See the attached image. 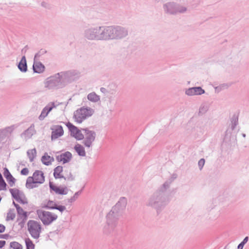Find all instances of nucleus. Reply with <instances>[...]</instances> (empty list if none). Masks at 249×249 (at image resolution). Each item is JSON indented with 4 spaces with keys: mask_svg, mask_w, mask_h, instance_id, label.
<instances>
[{
    "mask_svg": "<svg viewBox=\"0 0 249 249\" xmlns=\"http://www.w3.org/2000/svg\"><path fill=\"white\" fill-rule=\"evenodd\" d=\"M74 72L61 71L47 78L44 82L45 88L54 89L62 88L74 80Z\"/></svg>",
    "mask_w": 249,
    "mask_h": 249,
    "instance_id": "nucleus-1",
    "label": "nucleus"
},
{
    "mask_svg": "<svg viewBox=\"0 0 249 249\" xmlns=\"http://www.w3.org/2000/svg\"><path fill=\"white\" fill-rule=\"evenodd\" d=\"M162 187L153 193L147 202L146 205L156 210L158 213L162 210L169 202L168 197L165 195Z\"/></svg>",
    "mask_w": 249,
    "mask_h": 249,
    "instance_id": "nucleus-2",
    "label": "nucleus"
},
{
    "mask_svg": "<svg viewBox=\"0 0 249 249\" xmlns=\"http://www.w3.org/2000/svg\"><path fill=\"white\" fill-rule=\"evenodd\" d=\"M122 31L120 28H114L112 27H107L103 29L100 27L95 30L93 33L94 36H91L90 39L97 38L98 39H107L109 38H114L116 37H122L123 35L121 34Z\"/></svg>",
    "mask_w": 249,
    "mask_h": 249,
    "instance_id": "nucleus-3",
    "label": "nucleus"
},
{
    "mask_svg": "<svg viewBox=\"0 0 249 249\" xmlns=\"http://www.w3.org/2000/svg\"><path fill=\"white\" fill-rule=\"evenodd\" d=\"M121 214L119 212L113 211L111 209L106 216L107 225L105 227L104 231L105 232L110 233L115 230L118 225V220Z\"/></svg>",
    "mask_w": 249,
    "mask_h": 249,
    "instance_id": "nucleus-4",
    "label": "nucleus"
},
{
    "mask_svg": "<svg viewBox=\"0 0 249 249\" xmlns=\"http://www.w3.org/2000/svg\"><path fill=\"white\" fill-rule=\"evenodd\" d=\"M94 112L93 109L89 107H82L73 113V118L75 122L81 124L87 118L91 116Z\"/></svg>",
    "mask_w": 249,
    "mask_h": 249,
    "instance_id": "nucleus-5",
    "label": "nucleus"
},
{
    "mask_svg": "<svg viewBox=\"0 0 249 249\" xmlns=\"http://www.w3.org/2000/svg\"><path fill=\"white\" fill-rule=\"evenodd\" d=\"M45 181V177L42 171L36 170L34 173L33 177H29L26 180V187L29 189L36 187V183L42 184Z\"/></svg>",
    "mask_w": 249,
    "mask_h": 249,
    "instance_id": "nucleus-6",
    "label": "nucleus"
},
{
    "mask_svg": "<svg viewBox=\"0 0 249 249\" xmlns=\"http://www.w3.org/2000/svg\"><path fill=\"white\" fill-rule=\"evenodd\" d=\"M36 214L38 218L45 226L50 225L53 221L56 220L58 216L57 214L50 212L45 211L42 210H37Z\"/></svg>",
    "mask_w": 249,
    "mask_h": 249,
    "instance_id": "nucleus-7",
    "label": "nucleus"
},
{
    "mask_svg": "<svg viewBox=\"0 0 249 249\" xmlns=\"http://www.w3.org/2000/svg\"><path fill=\"white\" fill-rule=\"evenodd\" d=\"M28 230L31 236L34 239H38L41 232V226L39 222L30 220L27 223Z\"/></svg>",
    "mask_w": 249,
    "mask_h": 249,
    "instance_id": "nucleus-8",
    "label": "nucleus"
},
{
    "mask_svg": "<svg viewBox=\"0 0 249 249\" xmlns=\"http://www.w3.org/2000/svg\"><path fill=\"white\" fill-rule=\"evenodd\" d=\"M84 132V138L82 142L86 147L90 148L92 146L93 142L95 141L96 134L93 130H90L88 128H82Z\"/></svg>",
    "mask_w": 249,
    "mask_h": 249,
    "instance_id": "nucleus-9",
    "label": "nucleus"
},
{
    "mask_svg": "<svg viewBox=\"0 0 249 249\" xmlns=\"http://www.w3.org/2000/svg\"><path fill=\"white\" fill-rule=\"evenodd\" d=\"M66 126L69 128V131L71 132V136L74 137L76 140L80 141L83 140L84 135L81 132V131L76 126H74L70 122H68L66 124Z\"/></svg>",
    "mask_w": 249,
    "mask_h": 249,
    "instance_id": "nucleus-10",
    "label": "nucleus"
},
{
    "mask_svg": "<svg viewBox=\"0 0 249 249\" xmlns=\"http://www.w3.org/2000/svg\"><path fill=\"white\" fill-rule=\"evenodd\" d=\"M16 209L18 213L17 221L18 222V225L22 228L27 219V212H24L20 206H18Z\"/></svg>",
    "mask_w": 249,
    "mask_h": 249,
    "instance_id": "nucleus-11",
    "label": "nucleus"
},
{
    "mask_svg": "<svg viewBox=\"0 0 249 249\" xmlns=\"http://www.w3.org/2000/svg\"><path fill=\"white\" fill-rule=\"evenodd\" d=\"M49 187L51 193H52V191H54L56 194L65 195L68 193V189L67 187H57L53 185V182L51 181L49 182Z\"/></svg>",
    "mask_w": 249,
    "mask_h": 249,
    "instance_id": "nucleus-12",
    "label": "nucleus"
},
{
    "mask_svg": "<svg viewBox=\"0 0 249 249\" xmlns=\"http://www.w3.org/2000/svg\"><path fill=\"white\" fill-rule=\"evenodd\" d=\"M127 200L126 198L122 197L112 209L113 211H116L122 214V211L125 208Z\"/></svg>",
    "mask_w": 249,
    "mask_h": 249,
    "instance_id": "nucleus-13",
    "label": "nucleus"
},
{
    "mask_svg": "<svg viewBox=\"0 0 249 249\" xmlns=\"http://www.w3.org/2000/svg\"><path fill=\"white\" fill-rule=\"evenodd\" d=\"M58 162H62L63 164L69 162L72 159V154L69 151L65 152L55 156Z\"/></svg>",
    "mask_w": 249,
    "mask_h": 249,
    "instance_id": "nucleus-14",
    "label": "nucleus"
},
{
    "mask_svg": "<svg viewBox=\"0 0 249 249\" xmlns=\"http://www.w3.org/2000/svg\"><path fill=\"white\" fill-rule=\"evenodd\" d=\"M55 107L54 103L52 102L51 104H48L42 109L41 114L39 115L38 119L39 120H43L49 114V113Z\"/></svg>",
    "mask_w": 249,
    "mask_h": 249,
    "instance_id": "nucleus-15",
    "label": "nucleus"
},
{
    "mask_svg": "<svg viewBox=\"0 0 249 249\" xmlns=\"http://www.w3.org/2000/svg\"><path fill=\"white\" fill-rule=\"evenodd\" d=\"M64 134L63 127L61 125H57L54 130L52 132V140H54L62 136Z\"/></svg>",
    "mask_w": 249,
    "mask_h": 249,
    "instance_id": "nucleus-16",
    "label": "nucleus"
},
{
    "mask_svg": "<svg viewBox=\"0 0 249 249\" xmlns=\"http://www.w3.org/2000/svg\"><path fill=\"white\" fill-rule=\"evenodd\" d=\"M204 93L205 90L200 87H193L188 89V95H200Z\"/></svg>",
    "mask_w": 249,
    "mask_h": 249,
    "instance_id": "nucleus-17",
    "label": "nucleus"
},
{
    "mask_svg": "<svg viewBox=\"0 0 249 249\" xmlns=\"http://www.w3.org/2000/svg\"><path fill=\"white\" fill-rule=\"evenodd\" d=\"M3 175L7 179L9 185L11 187H13L15 183L16 179L12 176L7 168H4Z\"/></svg>",
    "mask_w": 249,
    "mask_h": 249,
    "instance_id": "nucleus-18",
    "label": "nucleus"
},
{
    "mask_svg": "<svg viewBox=\"0 0 249 249\" xmlns=\"http://www.w3.org/2000/svg\"><path fill=\"white\" fill-rule=\"evenodd\" d=\"M35 133L34 125L32 124L28 129L25 130L22 134L21 136H24L25 138H30Z\"/></svg>",
    "mask_w": 249,
    "mask_h": 249,
    "instance_id": "nucleus-19",
    "label": "nucleus"
},
{
    "mask_svg": "<svg viewBox=\"0 0 249 249\" xmlns=\"http://www.w3.org/2000/svg\"><path fill=\"white\" fill-rule=\"evenodd\" d=\"M33 69L34 72L42 73L45 70V66L43 63H33Z\"/></svg>",
    "mask_w": 249,
    "mask_h": 249,
    "instance_id": "nucleus-20",
    "label": "nucleus"
},
{
    "mask_svg": "<svg viewBox=\"0 0 249 249\" xmlns=\"http://www.w3.org/2000/svg\"><path fill=\"white\" fill-rule=\"evenodd\" d=\"M41 161L44 165H49L54 161V158L49 156L47 153H45L41 158Z\"/></svg>",
    "mask_w": 249,
    "mask_h": 249,
    "instance_id": "nucleus-21",
    "label": "nucleus"
},
{
    "mask_svg": "<svg viewBox=\"0 0 249 249\" xmlns=\"http://www.w3.org/2000/svg\"><path fill=\"white\" fill-rule=\"evenodd\" d=\"M87 99L92 103H97L100 100V97L95 92H92L88 94Z\"/></svg>",
    "mask_w": 249,
    "mask_h": 249,
    "instance_id": "nucleus-22",
    "label": "nucleus"
},
{
    "mask_svg": "<svg viewBox=\"0 0 249 249\" xmlns=\"http://www.w3.org/2000/svg\"><path fill=\"white\" fill-rule=\"evenodd\" d=\"M177 178V175L176 173H174L172 175V176L167 181H166L162 185V188L164 190H166L170 186L171 183Z\"/></svg>",
    "mask_w": 249,
    "mask_h": 249,
    "instance_id": "nucleus-23",
    "label": "nucleus"
},
{
    "mask_svg": "<svg viewBox=\"0 0 249 249\" xmlns=\"http://www.w3.org/2000/svg\"><path fill=\"white\" fill-rule=\"evenodd\" d=\"M74 149L79 156L82 157H85L86 156L85 148L81 144L78 143L75 144Z\"/></svg>",
    "mask_w": 249,
    "mask_h": 249,
    "instance_id": "nucleus-24",
    "label": "nucleus"
},
{
    "mask_svg": "<svg viewBox=\"0 0 249 249\" xmlns=\"http://www.w3.org/2000/svg\"><path fill=\"white\" fill-rule=\"evenodd\" d=\"M9 191L13 198L16 200L19 198L20 196L23 194V192L20 191L18 189H10Z\"/></svg>",
    "mask_w": 249,
    "mask_h": 249,
    "instance_id": "nucleus-25",
    "label": "nucleus"
},
{
    "mask_svg": "<svg viewBox=\"0 0 249 249\" xmlns=\"http://www.w3.org/2000/svg\"><path fill=\"white\" fill-rule=\"evenodd\" d=\"M209 109V106L207 104H202L199 107L198 114L199 116H202L205 114Z\"/></svg>",
    "mask_w": 249,
    "mask_h": 249,
    "instance_id": "nucleus-26",
    "label": "nucleus"
},
{
    "mask_svg": "<svg viewBox=\"0 0 249 249\" xmlns=\"http://www.w3.org/2000/svg\"><path fill=\"white\" fill-rule=\"evenodd\" d=\"M27 156L31 162H32L36 156V148L30 149L27 152Z\"/></svg>",
    "mask_w": 249,
    "mask_h": 249,
    "instance_id": "nucleus-27",
    "label": "nucleus"
},
{
    "mask_svg": "<svg viewBox=\"0 0 249 249\" xmlns=\"http://www.w3.org/2000/svg\"><path fill=\"white\" fill-rule=\"evenodd\" d=\"M16 214L14 209H10L7 213L6 221L13 220L15 218Z\"/></svg>",
    "mask_w": 249,
    "mask_h": 249,
    "instance_id": "nucleus-28",
    "label": "nucleus"
},
{
    "mask_svg": "<svg viewBox=\"0 0 249 249\" xmlns=\"http://www.w3.org/2000/svg\"><path fill=\"white\" fill-rule=\"evenodd\" d=\"M238 124V118L234 115L231 119V128L232 130H234Z\"/></svg>",
    "mask_w": 249,
    "mask_h": 249,
    "instance_id": "nucleus-29",
    "label": "nucleus"
},
{
    "mask_svg": "<svg viewBox=\"0 0 249 249\" xmlns=\"http://www.w3.org/2000/svg\"><path fill=\"white\" fill-rule=\"evenodd\" d=\"M56 205V204L53 201L49 200L47 204L43 206L42 208L50 210H54V208H53L55 207Z\"/></svg>",
    "mask_w": 249,
    "mask_h": 249,
    "instance_id": "nucleus-30",
    "label": "nucleus"
},
{
    "mask_svg": "<svg viewBox=\"0 0 249 249\" xmlns=\"http://www.w3.org/2000/svg\"><path fill=\"white\" fill-rule=\"evenodd\" d=\"M26 244V249H34L35 245L33 243L32 241L29 238H26L25 240Z\"/></svg>",
    "mask_w": 249,
    "mask_h": 249,
    "instance_id": "nucleus-31",
    "label": "nucleus"
},
{
    "mask_svg": "<svg viewBox=\"0 0 249 249\" xmlns=\"http://www.w3.org/2000/svg\"><path fill=\"white\" fill-rule=\"evenodd\" d=\"M81 190L76 192L72 197L68 199V202L69 203H71L75 201L78 198L79 196L81 194Z\"/></svg>",
    "mask_w": 249,
    "mask_h": 249,
    "instance_id": "nucleus-32",
    "label": "nucleus"
},
{
    "mask_svg": "<svg viewBox=\"0 0 249 249\" xmlns=\"http://www.w3.org/2000/svg\"><path fill=\"white\" fill-rule=\"evenodd\" d=\"M10 248L13 249H22V246L18 242L13 241L10 244Z\"/></svg>",
    "mask_w": 249,
    "mask_h": 249,
    "instance_id": "nucleus-33",
    "label": "nucleus"
},
{
    "mask_svg": "<svg viewBox=\"0 0 249 249\" xmlns=\"http://www.w3.org/2000/svg\"><path fill=\"white\" fill-rule=\"evenodd\" d=\"M67 174L64 176V179L68 181H73L75 179V177L71 174V172L67 171Z\"/></svg>",
    "mask_w": 249,
    "mask_h": 249,
    "instance_id": "nucleus-34",
    "label": "nucleus"
},
{
    "mask_svg": "<svg viewBox=\"0 0 249 249\" xmlns=\"http://www.w3.org/2000/svg\"><path fill=\"white\" fill-rule=\"evenodd\" d=\"M18 67L22 72H26L27 71V63H18Z\"/></svg>",
    "mask_w": 249,
    "mask_h": 249,
    "instance_id": "nucleus-35",
    "label": "nucleus"
},
{
    "mask_svg": "<svg viewBox=\"0 0 249 249\" xmlns=\"http://www.w3.org/2000/svg\"><path fill=\"white\" fill-rule=\"evenodd\" d=\"M63 171V167L61 166H57L54 169L53 176H58L59 173H61Z\"/></svg>",
    "mask_w": 249,
    "mask_h": 249,
    "instance_id": "nucleus-36",
    "label": "nucleus"
},
{
    "mask_svg": "<svg viewBox=\"0 0 249 249\" xmlns=\"http://www.w3.org/2000/svg\"><path fill=\"white\" fill-rule=\"evenodd\" d=\"M249 237H246L238 245L237 249H243L244 245L248 241Z\"/></svg>",
    "mask_w": 249,
    "mask_h": 249,
    "instance_id": "nucleus-37",
    "label": "nucleus"
},
{
    "mask_svg": "<svg viewBox=\"0 0 249 249\" xmlns=\"http://www.w3.org/2000/svg\"><path fill=\"white\" fill-rule=\"evenodd\" d=\"M7 184L3 179L0 180V191L6 190Z\"/></svg>",
    "mask_w": 249,
    "mask_h": 249,
    "instance_id": "nucleus-38",
    "label": "nucleus"
},
{
    "mask_svg": "<svg viewBox=\"0 0 249 249\" xmlns=\"http://www.w3.org/2000/svg\"><path fill=\"white\" fill-rule=\"evenodd\" d=\"M53 208H54V209L58 210L59 212H60L61 213H63L65 210H66V207L62 205H56L55 207H53Z\"/></svg>",
    "mask_w": 249,
    "mask_h": 249,
    "instance_id": "nucleus-39",
    "label": "nucleus"
},
{
    "mask_svg": "<svg viewBox=\"0 0 249 249\" xmlns=\"http://www.w3.org/2000/svg\"><path fill=\"white\" fill-rule=\"evenodd\" d=\"M205 164V160L204 159H201L198 162V165L200 169V170H201Z\"/></svg>",
    "mask_w": 249,
    "mask_h": 249,
    "instance_id": "nucleus-40",
    "label": "nucleus"
},
{
    "mask_svg": "<svg viewBox=\"0 0 249 249\" xmlns=\"http://www.w3.org/2000/svg\"><path fill=\"white\" fill-rule=\"evenodd\" d=\"M28 173L29 170L27 168H23L20 172V174L22 175H28Z\"/></svg>",
    "mask_w": 249,
    "mask_h": 249,
    "instance_id": "nucleus-41",
    "label": "nucleus"
},
{
    "mask_svg": "<svg viewBox=\"0 0 249 249\" xmlns=\"http://www.w3.org/2000/svg\"><path fill=\"white\" fill-rule=\"evenodd\" d=\"M17 201L21 204H27V203H28L27 200H24L22 199L20 197Z\"/></svg>",
    "mask_w": 249,
    "mask_h": 249,
    "instance_id": "nucleus-42",
    "label": "nucleus"
},
{
    "mask_svg": "<svg viewBox=\"0 0 249 249\" xmlns=\"http://www.w3.org/2000/svg\"><path fill=\"white\" fill-rule=\"evenodd\" d=\"M10 236L8 234H0V238H3L7 239Z\"/></svg>",
    "mask_w": 249,
    "mask_h": 249,
    "instance_id": "nucleus-43",
    "label": "nucleus"
},
{
    "mask_svg": "<svg viewBox=\"0 0 249 249\" xmlns=\"http://www.w3.org/2000/svg\"><path fill=\"white\" fill-rule=\"evenodd\" d=\"M5 230V227L2 225L0 224V233L3 232Z\"/></svg>",
    "mask_w": 249,
    "mask_h": 249,
    "instance_id": "nucleus-44",
    "label": "nucleus"
},
{
    "mask_svg": "<svg viewBox=\"0 0 249 249\" xmlns=\"http://www.w3.org/2000/svg\"><path fill=\"white\" fill-rule=\"evenodd\" d=\"M65 176H63L61 174V173H59L58 176H53L54 178H55V179H57V178H63L64 179V177Z\"/></svg>",
    "mask_w": 249,
    "mask_h": 249,
    "instance_id": "nucleus-45",
    "label": "nucleus"
},
{
    "mask_svg": "<svg viewBox=\"0 0 249 249\" xmlns=\"http://www.w3.org/2000/svg\"><path fill=\"white\" fill-rule=\"evenodd\" d=\"M6 244L5 241L4 240H0V249L3 248Z\"/></svg>",
    "mask_w": 249,
    "mask_h": 249,
    "instance_id": "nucleus-46",
    "label": "nucleus"
},
{
    "mask_svg": "<svg viewBox=\"0 0 249 249\" xmlns=\"http://www.w3.org/2000/svg\"><path fill=\"white\" fill-rule=\"evenodd\" d=\"M13 204L14 205L16 209L18 208V206H19V205L16 203L14 201H13Z\"/></svg>",
    "mask_w": 249,
    "mask_h": 249,
    "instance_id": "nucleus-47",
    "label": "nucleus"
},
{
    "mask_svg": "<svg viewBox=\"0 0 249 249\" xmlns=\"http://www.w3.org/2000/svg\"><path fill=\"white\" fill-rule=\"evenodd\" d=\"M106 90V89H105V88H103V87H102V88H101L100 89V91H101V92H105Z\"/></svg>",
    "mask_w": 249,
    "mask_h": 249,
    "instance_id": "nucleus-48",
    "label": "nucleus"
},
{
    "mask_svg": "<svg viewBox=\"0 0 249 249\" xmlns=\"http://www.w3.org/2000/svg\"><path fill=\"white\" fill-rule=\"evenodd\" d=\"M23 61H24V62H26V59L24 56L22 58L20 62H23Z\"/></svg>",
    "mask_w": 249,
    "mask_h": 249,
    "instance_id": "nucleus-49",
    "label": "nucleus"
},
{
    "mask_svg": "<svg viewBox=\"0 0 249 249\" xmlns=\"http://www.w3.org/2000/svg\"><path fill=\"white\" fill-rule=\"evenodd\" d=\"M242 136H243V137L244 138H245V137H246V134H244V133L242 134Z\"/></svg>",
    "mask_w": 249,
    "mask_h": 249,
    "instance_id": "nucleus-50",
    "label": "nucleus"
},
{
    "mask_svg": "<svg viewBox=\"0 0 249 249\" xmlns=\"http://www.w3.org/2000/svg\"><path fill=\"white\" fill-rule=\"evenodd\" d=\"M49 160V159H48L46 157V159H45V161H48Z\"/></svg>",
    "mask_w": 249,
    "mask_h": 249,
    "instance_id": "nucleus-51",
    "label": "nucleus"
},
{
    "mask_svg": "<svg viewBox=\"0 0 249 249\" xmlns=\"http://www.w3.org/2000/svg\"><path fill=\"white\" fill-rule=\"evenodd\" d=\"M185 93L186 94H187V89H185Z\"/></svg>",
    "mask_w": 249,
    "mask_h": 249,
    "instance_id": "nucleus-52",
    "label": "nucleus"
}]
</instances>
